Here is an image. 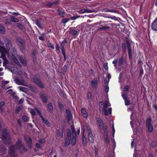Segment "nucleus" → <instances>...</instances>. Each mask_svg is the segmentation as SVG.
Wrapping results in <instances>:
<instances>
[{
    "instance_id": "30",
    "label": "nucleus",
    "mask_w": 157,
    "mask_h": 157,
    "mask_svg": "<svg viewBox=\"0 0 157 157\" xmlns=\"http://www.w3.org/2000/svg\"><path fill=\"white\" fill-rule=\"evenodd\" d=\"M123 58L122 57H121L119 59L118 61V66H121L123 63Z\"/></svg>"
},
{
    "instance_id": "35",
    "label": "nucleus",
    "mask_w": 157,
    "mask_h": 157,
    "mask_svg": "<svg viewBox=\"0 0 157 157\" xmlns=\"http://www.w3.org/2000/svg\"><path fill=\"white\" fill-rule=\"evenodd\" d=\"M11 21L14 22H18L19 21V20L18 19L15 18L14 16H12L11 17Z\"/></svg>"
},
{
    "instance_id": "34",
    "label": "nucleus",
    "mask_w": 157,
    "mask_h": 157,
    "mask_svg": "<svg viewBox=\"0 0 157 157\" xmlns=\"http://www.w3.org/2000/svg\"><path fill=\"white\" fill-rule=\"evenodd\" d=\"M48 107L50 111H51L53 109V107L51 103H48Z\"/></svg>"
},
{
    "instance_id": "13",
    "label": "nucleus",
    "mask_w": 157,
    "mask_h": 157,
    "mask_svg": "<svg viewBox=\"0 0 157 157\" xmlns=\"http://www.w3.org/2000/svg\"><path fill=\"white\" fill-rule=\"evenodd\" d=\"M66 111L67 118L68 120V122L69 123L70 121L72 119V114L71 113L69 109H67Z\"/></svg>"
},
{
    "instance_id": "33",
    "label": "nucleus",
    "mask_w": 157,
    "mask_h": 157,
    "mask_svg": "<svg viewBox=\"0 0 157 157\" xmlns=\"http://www.w3.org/2000/svg\"><path fill=\"white\" fill-rule=\"evenodd\" d=\"M84 125L86 127V128L87 132L91 131L90 129L89 128V125L87 123H85Z\"/></svg>"
},
{
    "instance_id": "2",
    "label": "nucleus",
    "mask_w": 157,
    "mask_h": 157,
    "mask_svg": "<svg viewBox=\"0 0 157 157\" xmlns=\"http://www.w3.org/2000/svg\"><path fill=\"white\" fill-rule=\"evenodd\" d=\"M0 52L1 54V57L3 59V66L8 63V61L6 59V56L8 55L6 49L3 46H0Z\"/></svg>"
},
{
    "instance_id": "27",
    "label": "nucleus",
    "mask_w": 157,
    "mask_h": 157,
    "mask_svg": "<svg viewBox=\"0 0 157 157\" xmlns=\"http://www.w3.org/2000/svg\"><path fill=\"white\" fill-rule=\"evenodd\" d=\"M70 138H68V137H67L66 140L65 141V146H67L69 145L70 144Z\"/></svg>"
},
{
    "instance_id": "20",
    "label": "nucleus",
    "mask_w": 157,
    "mask_h": 157,
    "mask_svg": "<svg viewBox=\"0 0 157 157\" xmlns=\"http://www.w3.org/2000/svg\"><path fill=\"white\" fill-rule=\"evenodd\" d=\"M19 59L21 63L24 66H25L26 65V62L25 59L22 56L19 57Z\"/></svg>"
},
{
    "instance_id": "24",
    "label": "nucleus",
    "mask_w": 157,
    "mask_h": 157,
    "mask_svg": "<svg viewBox=\"0 0 157 157\" xmlns=\"http://www.w3.org/2000/svg\"><path fill=\"white\" fill-rule=\"evenodd\" d=\"M92 11L91 10H88L85 9H83L80 11V12L81 13H91Z\"/></svg>"
},
{
    "instance_id": "44",
    "label": "nucleus",
    "mask_w": 157,
    "mask_h": 157,
    "mask_svg": "<svg viewBox=\"0 0 157 157\" xmlns=\"http://www.w3.org/2000/svg\"><path fill=\"white\" fill-rule=\"evenodd\" d=\"M48 46L49 48H51L52 49H54V47L53 45L51 43L48 44Z\"/></svg>"
},
{
    "instance_id": "29",
    "label": "nucleus",
    "mask_w": 157,
    "mask_h": 157,
    "mask_svg": "<svg viewBox=\"0 0 157 157\" xmlns=\"http://www.w3.org/2000/svg\"><path fill=\"white\" fill-rule=\"evenodd\" d=\"M18 88L20 91L24 92H25L27 91V88L23 86H19L18 87Z\"/></svg>"
},
{
    "instance_id": "38",
    "label": "nucleus",
    "mask_w": 157,
    "mask_h": 157,
    "mask_svg": "<svg viewBox=\"0 0 157 157\" xmlns=\"http://www.w3.org/2000/svg\"><path fill=\"white\" fill-rule=\"evenodd\" d=\"M59 15L62 17H64L65 15V12L64 11H59Z\"/></svg>"
},
{
    "instance_id": "46",
    "label": "nucleus",
    "mask_w": 157,
    "mask_h": 157,
    "mask_svg": "<svg viewBox=\"0 0 157 157\" xmlns=\"http://www.w3.org/2000/svg\"><path fill=\"white\" fill-rule=\"evenodd\" d=\"M71 131L70 129L67 130V137L68 138H70L71 136Z\"/></svg>"
},
{
    "instance_id": "3",
    "label": "nucleus",
    "mask_w": 157,
    "mask_h": 157,
    "mask_svg": "<svg viewBox=\"0 0 157 157\" xmlns=\"http://www.w3.org/2000/svg\"><path fill=\"white\" fill-rule=\"evenodd\" d=\"M17 55V51L16 49H14L13 50V53L11 55L9 54L8 57L16 64L18 65H20V63L18 60L16 58V57Z\"/></svg>"
},
{
    "instance_id": "41",
    "label": "nucleus",
    "mask_w": 157,
    "mask_h": 157,
    "mask_svg": "<svg viewBox=\"0 0 157 157\" xmlns=\"http://www.w3.org/2000/svg\"><path fill=\"white\" fill-rule=\"evenodd\" d=\"M69 19L68 18H63L62 20V22L63 23H66L69 21Z\"/></svg>"
},
{
    "instance_id": "56",
    "label": "nucleus",
    "mask_w": 157,
    "mask_h": 157,
    "mask_svg": "<svg viewBox=\"0 0 157 157\" xmlns=\"http://www.w3.org/2000/svg\"><path fill=\"white\" fill-rule=\"evenodd\" d=\"M98 150L97 147H95V154H98Z\"/></svg>"
},
{
    "instance_id": "18",
    "label": "nucleus",
    "mask_w": 157,
    "mask_h": 157,
    "mask_svg": "<svg viewBox=\"0 0 157 157\" xmlns=\"http://www.w3.org/2000/svg\"><path fill=\"white\" fill-rule=\"evenodd\" d=\"M98 81V80L97 79H94L91 82L92 87L94 88L95 87L97 86Z\"/></svg>"
},
{
    "instance_id": "37",
    "label": "nucleus",
    "mask_w": 157,
    "mask_h": 157,
    "mask_svg": "<svg viewBox=\"0 0 157 157\" xmlns=\"http://www.w3.org/2000/svg\"><path fill=\"white\" fill-rule=\"evenodd\" d=\"M41 99H42V100L44 101V102H47V99L46 98V97H45V96L44 95H42L41 96Z\"/></svg>"
},
{
    "instance_id": "40",
    "label": "nucleus",
    "mask_w": 157,
    "mask_h": 157,
    "mask_svg": "<svg viewBox=\"0 0 157 157\" xmlns=\"http://www.w3.org/2000/svg\"><path fill=\"white\" fill-rule=\"evenodd\" d=\"M71 129L72 130V136H76V134L75 130L74 128L73 127H71Z\"/></svg>"
},
{
    "instance_id": "25",
    "label": "nucleus",
    "mask_w": 157,
    "mask_h": 157,
    "mask_svg": "<svg viewBox=\"0 0 157 157\" xmlns=\"http://www.w3.org/2000/svg\"><path fill=\"white\" fill-rule=\"evenodd\" d=\"M61 51L62 54L64 57V60H65L66 59V57L65 56V51L63 45H62L61 46Z\"/></svg>"
},
{
    "instance_id": "22",
    "label": "nucleus",
    "mask_w": 157,
    "mask_h": 157,
    "mask_svg": "<svg viewBox=\"0 0 157 157\" xmlns=\"http://www.w3.org/2000/svg\"><path fill=\"white\" fill-rule=\"evenodd\" d=\"M76 136H73L72 137L71 142V144L72 145H74L76 143Z\"/></svg>"
},
{
    "instance_id": "15",
    "label": "nucleus",
    "mask_w": 157,
    "mask_h": 157,
    "mask_svg": "<svg viewBox=\"0 0 157 157\" xmlns=\"http://www.w3.org/2000/svg\"><path fill=\"white\" fill-rule=\"evenodd\" d=\"M25 139L26 141V143L28 145V146L29 148H31V141L30 137L26 136L25 137Z\"/></svg>"
},
{
    "instance_id": "55",
    "label": "nucleus",
    "mask_w": 157,
    "mask_h": 157,
    "mask_svg": "<svg viewBox=\"0 0 157 157\" xmlns=\"http://www.w3.org/2000/svg\"><path fill=\"white\" fill-rule=\"evenodd\" d=\"M56 135L57 136H60V132L58 129L56 130Z\"/></svg>"
},
{
    "instance_id": "10",
    "label": "nucleus",
    "mask_w": 157,
    "mask_h": 157,
    "mask_svg": "<svg viewBox=\"0 0 157 157\" xmlns=\"http://www.w3.org/2000/svg\"><path fill=\"white\" fill-rule=\"evenodd\" d=\"M33 80L34 82L40 87L41 88H44V85L38 78L35 77L33 78Z\"/></svg>"
},
{
    "instance_id": "7",
    "label": "nucleus",
    "mask_w": 157,
    "mask_h": 157,
    "mask_svg": "<svg viewBox=\"0 0 157 157\" xmlns=\"http://www.w3.org/2000/svg\"><path fill=\"white\" fill-rule=\"evenodd\" d=\"M151 117H149L147 120L146 122V125L147 127V128L148 131L149 132H152L153 130V127L152 125L151 124Z\"/></svg>"
},
{
    "instance_id": "23",
    "label": "nucleus",
    "mask_w": 157,
    "mask_h": 157,
    "mask_svg": "<svg viewBox=\"0 0 157 157\" xmlns=\"http://www.w3.org/2000/svg\"><path fill=\"white\" fill-rule=\"evenodd\" d=\"M70 33L73 36L77 35L78 33V32L76 30H75L73 29H71Z\"/></svg>"
},
{
    "instance_id": "9",
    "label": "nucleus",
    "mask_w": 157,
    "mask_h": 157,
    "mask_svg": "<svg viewBox=\"0 0 157 157\" xmlns=\"http://www.w3.org/2000/svg\"><path fill=\"white\" fill-rule=\"evenodd\" d=\"M14 81L17 84L19 85H22L24 86H27V83L23 79H19L16 78L14 79Z\"/></svg>"
},
{
    "instance_id": "57",
    "label": "nucleus",
    "mask_w": 157,
    "mask_h": 157,
    "mask_svg": "<svg viewBox=\"0 0 157 157\" xmlns=\"http://www.w3.org/2000/svg\"><path fill=\"white\" fill-rule=\"evenodd\" d=\"M105 68L106 70H108V63H105Z\"/></svg>"
},
{
    "instance_id": "50",
    "label": "nucleus",
    "mask_w": 157,
    "mask_h": 157,
    "mask_svg": "<svg viewBox=\"0 0 157 157\" xmlns=\"http://www.w3.org/2000/svg\"><path fill=\"white\" fill-rule=\"evenodd\" d=\"M125 104L126 105H129L130 102L128 100H125Z\"/></svg>"
},
{
    "instance_id": "47",
    "label": "nucleus",
    "mask_w": 157,
    "mask_h": 157,
    "mask_svg": "<svg viewBox=\"0 0 157 157\" xmlns=\"http://www.w3.org/2000/svg\"><path fill=\"white\" fill-rule=\"evenodd\" d=\"M30 113L32 116H34L36 114L35 112L33 110L31 109L30 111Z\"/></svg>"
},
{
    "instance_id": "5",
    "label": "nucleus",
    "mask_w": 157,
    "mask_h": 157,
    "mask_svg": "<svg viewBox=\"0 0 157 157\" xmlns=\"http://www.w3.org/2000/svg\"><path fill=\"white\" fill-rule=\"evenodd\" d=\"M110 105V104L108 101H105V102L103 108H100V111L101 112L102 111V113H104L105 115H107L108 114L107 111V109L108 106Z\"/></svg>"
},
{
    "instance_id": "53",
    "label": "nucleus",
    "mask_w": 157,
    "mask_h": 157,
    "mask_svg": "<svg viewBox=\"0 0 157 157\" xmlns=\"http://www.w3.org/2000/svg\"><path fill=\"white\" fill-rule=\"evenodd\" d=\"M87 97L89 99H90L91 98V93L90 92H88V93Z\"/></svg>"
},
{
    "instance_id": "8",
    "label": "nucleus",
    "mask_w": 157,
    "mask_h": 157,
    "mask_svg": "<svg viewBox=\"0 0 157 157\" xmlns=\"http://www.w3.org/2000/svg\"><path fill=\"white\" fill-rule=\"evenodd\" d=\"M35 109L36 111L38 113L40 116V117L41 118L42 121H43L44 123L47 126H49L50 124L48 121L47 120L44 119V118L43 116H42L41 112L39 109L38 108L36 107L35 108Z\"/></svg>"
},
{
    "instance_id": "54",
    "label": "nucleus",
    "mask_w": 157,
    "mask_h": 157,
    "mask_svg": "<svg viewBox=\"0 0 157 157\" xmlns=\"http://www.w3.org/2000/svg\"><path fill=\"white\" fill-rule=\"evenodd\" d=\"M24 101V98H21L20 100H19V102L20 104H22L23 103Z\"/></svg>"
},
{
    "instance_id": "31",
    "label": "nucleus",
    "mask_w": 157,
    "mask_h": 157,
    "mask_svg": "<svg viewBox=\"0 0 157 157\" xmlns=\"http://www.w3.org/2000/svg\"><path fill=\"white\" fill-rule=\"evenodd\" d=\"M82 144L83 146H85L86 143V140L84 135L82 136Z\"/></svg>"
},
{
    "instance_id": "17",
    "label": "nucleus",
    "mask_w": 157,
    "mask_h": 157,
    "mask_svg": "<svg viewBox=\"0 0 157 157\" xmlns=\"http://www.w3.org/2000/svg\"><path fill=\"white\" fill-rule=\"evenodd\" d=\"M127 43L128 44L127 47L128 49V56L130 59H132V56L131 54V49L130 48V45L129 44V42L128 41H127Z\"/></svg>"
},
{
    "instance_id": "62",
    "label": "nucleus",
    "mask_w": 157,
    "mask_h": 157,
    "mask_svg": "<svg viewBox=\"0 0 157 157\" xmlns=\"http://www.w3.org/2000/svg\"><path fill=\"white\" fill-rule=\"evenodd\" d=\"M39 39L41 40H43L44 39V38L42 36H40L39 37Z\"/></svg>"
},
{
    "instance_id": "59",
    "label": "nucleus",
    "mask_w": 157,
    "mask_h": 157,
    "mask_svg": "<svg viewBox=\"0 0 157 157\" xmlns=\"http://www.w3.org/2000/svg\"><path fill=\"white\" fill-rule=\"evenodd\" d=\"M5 82H2V87L3 88H4L5 87Z\"/></svg>"
},
{
    "instance_id": "28",
    "label": "nucleus",
    "mask_w": 157,
    "mask_h": 157,
    "mask_svg": "<svg viewBox=\"0 0 157 157\" xmlns=\"http://www.w3.org/2000/svg\"><path fill=\"white\" fill-rule=\"evenodd\" d=\"M0 32L2 34L5 33V32L4 27L1 25H0Z\"/></svg>"
},
{
    "instance_id": "52",
    "label": "nucleus",
    "mask_w": 157,
    "mask_h": 157,
    "mask_svg": "<svg viewBox=\"0 0 157 157\" xmlns=\"http://www.w3.org/2000/svg\"><path fill=\"white\" fill-rule=\"evenodd\" d=\"M105 90L106 92H108L109 90V87L108 86L106 85L105 87Z\"/></svg>"
},
{
    "instance_id": "60",
    "label": "nucleus",
    "mask_w": 157,
    "mask_h": 157,
    "mask_svg": "<svg viewBox=\"0 0 157 157\" xmlns=\"http://www.w3.org/2000/svg\"><path fill=\"white\" fill-rule=\"evenodd\" d=\"M122 98H123L124 99V100H126V95L124 94H122Z\"/></svg>"
},
{
    "instance_id": "6",
    "label": "nucleus",
    "mask_w": 157,
    "mask_h": 157,
    "mask_svg": "<svg viewBox=\"0 0 157 157\" xmlns=\"http://www.w3.org/2000/svg\"><path fill=\"white\" fill-rule=\"evenodd\" d=\"M6 47L7 50H6L8 56L9 54L10 55L13 53V50L15 49L14 48H13L11 44L9 41H8L6 44Z\"/></svg>"
},
{
    "instance_id": "21",
    "label": "nucleus",
    "mask_w": 157,
    "mask_h": 157,
    "mask_svg": "<svg viewBox=\"0 0 157 157\" xmlns=\"http://www.w3.org/2000/svg\"><path fill=\"white\" fill-rule=\"evenodd\" d=\"M109 29V27L108 26H103L101 27H100L98 29V31H101L102 30H108Z\"/></svg>"
},
{
    "instance_id": "26",
    "label": "nucleus",
    "mask_w": 157,
    "mask_h": 157,
    "mask_svg": "<svg viewBox=\"0 0 157 157\" xmlns=\"http://www.w3.org/2000/svg\"><path fill=\"white\" fill-rule=\"evenodd\" d=\"M67 67L66 65H65L63 67L61 70V72L63 74H64L66 71L67 70Z\"/></svg>"
},
{
    "instance_id": "63",
    "label": "nucleus",
    "mask_w": 157,
    "mask_h": 157,
    "mask_svg": "<svg viewBox=\"0 0 157 157\" xmlns=\"http://www.w3.org/2000/svg\"><path fill=\"white\" fill-rule=\"evenodd\" d=\"M77 18V17H75V16H72V17H71V20H75V19H76Z\"/></svg>"
},
{
    "instance_id": "48",
    "label": "nucleus",
    "mask_w": 157,
    "mask_h": 157,
    "mask_svg": "<svg viewBox=\"0 0 157 157\" xmlns=\"http://www.w3.org/2000/svg\"><path fill=\"white\" fill-rule=\"evenodd\" d=\"M105 139V141L106 143H109L110 141V140L108 138V136L104 137Z\"/></svg>"
},
{
    "instance_id": "51",
    "label": "nucleus",
    "mask_w": 157,
    "mask_h": 157,
    "mask_svg": "<svg viewBox=\"0 0 157 157\" xmlns=\"http://www.w3.org/2000/svg\"><path fill=\"white\" fill-rule=\"evenodd\" d=\"M129 89V87L127 85L125 87L124 91H128Z\"/></svg>"
},
{
    "instance_id": "1",
    "label": "nucleus",
    "mask_w": 157,
    "mask_h": 157,
    "mask_svg": "<svg viewBox=\"0 0 157 157\" xmlns=\"http://www.w3.org/2000/svg\"><path fill=\"white\" fill-rule=\"evenodd\" d=\"M17 147L19 148L21 152L23 153L26 151L24 146L22 145L21 142L19 140L17 143L16 146H11L9 149V153L10 157H17V155L15 153V149Z\"/></svg>"
},
{
    "instance_id": "43",
    "label": "nucleus",
    "mask_w": 157,
    "mask_h": 157,
    "mask_svg": "<svg viewBox=\"0 0 157 157\" xmlns=\"http://www.w3.org/2000/svg\"><path fill=\"white\" fill-rule=\"evenodd\" d=\"M109 12L115 13H119V12L117 10H113V9H110Z\"/></svg>"
},
{
    "instance_id": "42",
    "label": "nucleus",
    "mask_w": 157,
    "mask_h": 157,
    "mask_svg": "<svg viewBox=\"0 0 157 157\" xmlns=\"http://www.w3.org/2000/svg\"><path fill=\"white\" fill-rule=\"evenodd\" d=\"M108 136V129L107 128H105L104 132V137Z\"/></svg>"
},
{
    "instance_id": "49",
    "label": "nucleus",
    "mask_w": 157,
    "mask_h": 157,
    "mask_svg": "<svg viewBox=\"0 0 157 157\" xmlns=\"http://www.w3.org/2000/svg\"><path fill=\"white\" fill-rule=\"evenodd\" d=\"M17 26L21 29H22L23 28V26L21 24H20L17 23Z\"/></svg>"
},
{
    "instance_id": "58",
    "label": "nucleus",
    "mask_w": 157,
    "mask_h": 157,
    "mask_svg": "<svg viewBox=\"0 0 157 157\" xmlns=\"http://www.w3.org/2000/svg\"><path fill=\"white\" fill-rule=\"evenodd\" d=\"M117 62V59H115L113 61V64H114L115 66H116V64Z\"/></svg>"
},
{
    "instance_id": "45",
    "label": "nucleus",
    "mask_w": 157,
    "mask_h": 157,
    "mask_svg": "<svg viewBox=\"0 0 157 157\" xmlns=\"http://www.w3.org/2000/svg\"><path fill=\"white\" fill-rule=\"evenodd\" d=\"M109 78L108 77L105 78V84H108L109 82Z\"/></svg>"
},
{
    "instance_id": "36",
    "label": "nucleus",
    "mask_w": 157,
    "mask_h": 157,
    "mask_svg": "<svg viewBox=\"0 0 157 157\" xmlns=\"http://www.w3.org/2000/svg\"><path fill=\"white\" fill-rule=\"evenodd\" d=\"M22 119L25 122L29 120L28 117L26 116H23L22 117Z\"/></svg>"
},
{
    "instance_id": "14",
    "label": "nucleus",
    "mask_w": 157,
    "mask_h": 157,
    "mask_svg": "<svg viewBox=\"0 0 157 157\" xmlns=\"http://www.w3.org/2000/svg\"><path fill=\"white\" fill-rule=\"evenodd\" d=\"M96 121L98 122L100 128L101 129H103L104 127V124L101 118H97Z\"/></svg>"
},
{
    "instance_id": "61",
    "label": "nucleus",
    "mask_w": 157,
    "mask_h": 157,
    "mask_svg": "<svg viewBox=\"0 0 157 157\" xmlns=\"http://www.w3.org/2000/svg\"><path fill=\"white\" fill-rule=\"evenodd\" d=\"M108 112L110 114H111L112 113V108H109L108 110Z\"/></svg>"
},
{
    "instance_id": "32",
    "label": "nucleus",
    "mask_w": 157,
    "mask_h": 157,
    "mask_svg": "<svg viewBox=\"0 0 157 157\" xmlns=\"http://www.w3.org/2000/svg\"><path fill=\"white\" fill-rule=\"evenodd\" d=\"M22 106L21 105H20L17 107L15 110V112L16 113H18L20 110L22 109Z\"/></svg>"
},
{
    "instance_id": "12",
    "label": "nucleus",
    "mask_w": 157,
    "mask_h": 157,
    "mask_svg": "<svg viewBox=\"0 0 157 157\" xmlns=\"http://www.w3.org/2000/svg\"><path fill=\"white\" fill-rule=\"evenodd\" d=\"M151 27L153 30L157 31V17L152 22Z\"/></svg>"
},
{
    "instance_id": "11",
    "label": "nucleus",
    "mask_w": 157,
    "mask_h": 157,
    "mask_svg": "<svg viewBox=\"0 0 157 157\" xmlns=\"http://www.w3.org/2000/svg\"><path fill=\"white\" fill-rule=\"evenodd\" d=\"M44 22V20L41 18H39L36 20L35 21L36 24L40 28H41L42 27L43 25Z\"/></svg>"
},
{
    "instance_id": "4",
    "label": "nucleus",
    "mask_w": 157,
    "mask_h": 157,
    "mask_svg": "<svg viewBox=\"0 0 157 157\" xmlns=\"http://www.w3.org/2000/svg\"><path fill=\"white\" fill-rule=\"evenodd\" d=\"M2 137L4 141L6 142L9 141L10 139V135L7 130L6 129L3 130L2 131Z\"/></svg>"
},
{
    "instance_id": "16",
    "label": "nucleus",
    "mask_w": 157,
    "mask_h": 157,
    "mask_svg": "<svg viewBox=\"0 0 157 157\" xmlns=\"http://www.w3.org/2000/svg\"><path fill=\"white\" fill-rule=\"evenodd\" d=\"M88 133L89 140L91 142H93L94 141V137L91 132V131L88 132Z\"/></svg>"
},
{
    "instance_id": "19",
    "label": "nucleus",
    "mask_w": 157,
    "mask_h": 157,
    "mask_svg": "<svg viewBox=\"0 0 157 157\" xmlns=\"http://www.w3.org/2000/svg\"><path fill=\"white\" fill-rule=\"evenodd\" d=\"M81 113L83 116L85 118H87L88 117V114L87 112L84 109H82Z\"/></svg>"
},
{
    "instance_id": "39",
    "label": "nucleus",
    "mask_w": 157,
    "mask_h": 157,
    "mask_svg": "<svg viewBox=\"0 0 157 157\" xmlns=\"http://www.w3.org/2000/svg\"><path fill=\"white\" fill-rule=\"evenodd\" d=\"M5 105V102L3 101H2L0 102V110L2 111V107Z\"/></svg>"
},
{
    "instance_id": "64",
    "label": "nucleus",
    "mask_w": 157,
    "mask_h": 157,
    "mask_svg": "<svg viewBox=\"0 0 157 157\" xmlns=\"http://www.w3.org/2000/svg\"><path fill=\"white\" fill-rule=\"evenodd\" d=\"M55 48H56V50L57 51H59V47H58V45L57 44H56V46L55 47Z\"/></svg>"
}]
</instances>
